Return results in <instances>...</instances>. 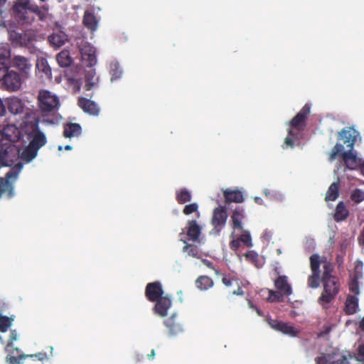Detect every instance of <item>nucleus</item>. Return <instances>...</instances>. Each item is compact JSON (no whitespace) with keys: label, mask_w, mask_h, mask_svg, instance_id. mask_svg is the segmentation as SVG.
<instances>
[{"label":"nucleus","mask_w":364,"mask_h":364,"mask_svg":"<svg viewBox=\"0 0 364 364\" xmlns=\"http://www.w3.org/2000/svg\"><path fill=\"white\" fill-rule=\"evenodd\" d=\"M164 324L168 330V333L171 337L177 336L184 332L183 323L178 319L176 314H173L170 317L164 321Z\"/></svg>","instance_id":"6e6552de"},{"label":"nucleus","mask_w":364,"mask_h":364,"mask_svg":"<svg viewBox=\"0 0 364 364\" xmlns=\"http://www.w3.org/2000/svg\"><path fill=\"white\" fill-rule=\"evenodd\" d=\"M353 356L350 353L341 356L339 359L330 362L326 357L321 356L315 359V364H349L348 360L352 359Z\"/></svg>","instance_id":"393cba45"},{"label":"nucleus","mask_w":364,"mask_h":364,"mask_svg":"<svg viewBox=\"0 0 364 364\" xmlns=\"http://www.w3.org/2000/svg\"><path fill=\"white\" fill-rule=\"evenodd\" d=\"M56 31L48 36L49 43L56 47H60L68 41V35L61 30L60 24H55Z\"/></svg>","instance_id":"ddd939ff"},{"label":"nucleus","mask_w":364,"mask_h":364,"mask_svg":"<svg viewBox=\"0 0 364 364\" xmlns=\"http://www.w3.org/2000/svg\"><path fill=\"white\" fill-rule=\"evenodd\" d=\"M198 205L196 203H193L185 205L183 213L186 215H188L193 213L198 212Z\"/></svg>","instance_id":"de8ad7c7"},{"label":"nucleus","mask_w":364,"mask_h":364,"mask_svg":"<svg viewBox=\"0 0 364 364\" xmlns=\"http://www.w3.org/2000/svg\"><path fill=\"white\" fill-rule=\"evenodd\" d=\"M38 151L36 147L28 144L23 151L21 158L25 161L30 162L36 156Z\"/></svg>","instance_id":"2f4dec72"},{"label":"nucleus","mask_w":364,"mask_h":364,"mask_svg":"<svg viewBox=\"0 0 364 364\" xmlns=\"http://www.w3.org/2000/svg\"><path fill=\"white\" fill-rule=\"evenodd\" d=\"M63 128V136L65 138L77 137L82 133V127L77 123L65 124Z\"/></svg>","instance_id":"412c9836"},{"label":"nucleus","mask_w":364,"mask_h":364,"mask_svg":"<svg viewBox=\"0 0 364 364\" xmlns=\"http://www.w3.org/2000/svg\"><path fill=\"white\" fill-rule=\"evenodd\" d=\"M110 75L112 81L119 79L121 77L122 70L117 63L111 65Z\"/></svg>","instance_id":"c03bdc74"},{"label":"nucleus","mask_w":364,"mask_h":364,"mask_svg":"<svg viewBox=\"0 0 364 364\" xmlns=\"http://www.w3.org/2000/svg\"><path fill=\"white\" fill-rule=\"evenodd\" d=\"M348 210L346 208L343 202H339L336 208L334 219L336 221H341L347 218L348 216Z\"/></svg>","instance_id":"7c9ffc66"},{"label":"nucleus","mask_w":364,"mask_h":364,"mask_svg":"<svg viewBox=\"0 0 364 364\" xmlns=\"http://www.w3.org/2000/svg\"><path fill=\"white\" fill-rule=\"evenodd\" d=\"M323 272L321 279L336 277L335 276H333L331 274L333 271V265L331 262L327 261L326 258L324 259V261L323 262Z\"/></svg>","instance_id":"4c0bfd02"},{"label":"nucleus","mask_w":364,"mask_h":364,"mask_svg":"<svg viewBox=\"0 0 364 364\" xmlns=\"http://www.w3.org/2000/svg\"><path fill=\"white\" fill-rule=\"evenodd\" d=\"M8 151L6 149L0 148V167L11 166L8 160Z\"/></svg>","instance_id":"37998d69"},{"label":"nucleus","mask_w":364,"mask_h":364,"mask_svg":"<svg viewBox=\"0 0 364 364\" xmlns=\"http://www.w3.org/2000/svg\"><path fill=\"white\" fill-rule=\"evenodd\" d=\"M228 219L227 208L225 206L220 205L213 210L211 223L214 230L220 232L225 225Z\"/></svg>","instance_id":"0eeeda50"},{"label":"nucleus","mask_w":364,"mask_h":364,"mask_svg":"<svg viewBox=\"0 0 364 364\" xmlns=\"http://www.w3.org/2000/svg\"><path fill=\"white\" fill-rule=\"evenodd\" d=\"M85 88L86 90H91L96 87L99 82V78L96 76L95 70L90 68L85 75Z\"/></svg>","instance_id":"5701e85b"},{"label":"nucleus","mask_w":364,"mask_h":364,"mask_svg":"<svg viewBox=\"0 0 364 364\" xmlns=\"http://www.w3.org/2000/svg\"><path fill=\"white\" fill-rule=\"evenodd\" d=\"M18 338V334L16 330H12L10 334V338L7 344L8 346H11L14 341Z\"/></svg>","instance_id":"13d9d810"},{"label":"nucleus","mask_w":364,"mask_h":364,"mask_svg":"<svg viewBox=\"0 0 364 364\" xmlns=\"http://www.w3.org/2000/svg\"><path fill=\"white\" fill-rule=\"evenodd\" d=\"M326 257L320 258L319 255L314 254L310 257V267L311 272L320 273V266Z\"/></svg>","instance_id":"f704fd0d"},{"label":"nucleus","mask_w":364,"mask_h":364,"mask_svg":"<svg viewBox=\"0 0 364 364\" xmlns=\"http://www.w3.org/2000/svg\"><path fill=\"white\" fill-rule=\"evenodd\" d=\"M9 39L13 44L29 46V45L36 39V33L33 30L28 29L18 32L15 30H11L9 28Z\"/></svg>","instance_id":"7ed1b4c3"},{"label":"nucleus","mask_w":364,"mask_h":364,"mask_svg":"<svg viewBox=\"0 0 364 364\" xmlns=\"http://www.w3.org/2000/svg\"><path fill=\"white\" fill-rule=\"evenodd\" d=\"M323 284V291L318 298V303L326 307V305L331 303L338 294L340 284L337 277L321 279Z\"/></svg>","instance_id":"f257e3e1"},{"label":"nucleus","mask_w":364,"mask_h":364,"mask_svg":"<svg viewBox=\"0 0 364 364\" xmlns=\"http://www.w3.org/2000/svg\"><path fill=\"white\" fill-rule=\"evenodd\" d=\"M358 308V299L355 296L348 295L345 303V312L352 315L357 312Z\"/></svg>","instance_id":"a878e982"},{"label":"nucleus","mask_w":364,"mask_h":364,"mask_svg":"<svg viewBox=\"0 0 364 364\" xmlns=\"http://www.w3.org/2000/svg\"><path fill=\"white\" fill-rule=\"evenodd\" d=\"M245 218V210L242 207H237L231 215L232 228L234 230H243L242 220Z\"/></svg>","instance_id":"6ab92c4d"},{"label":"nucleus","mask_w":364,"mask_h":364,"mask_svg":"<svg viewBox=\"0 0 364 364\" xmlns=\"http://www.w3.org/2000/svg\"><path fill=\"white\" fill-rule=\"evenodd\" d=\"M356 359L364 363V342L358 346Z\"/></svg>","instance_id":"4d7b16f0"},{"label":"nucleus","mask_w":364,"mask_h":364,"mask_svg":"<svg viewBox=\"0 0 364 364\" xmlns=\"http://www.w3.org/2000/svg\"><path fill=\"white\" fill-rule=\"evenodd\" d=\"M3 82L8 90H16L21 87V80L18 73L11 70L9 71Z\"/></svg>","instance_id":"dca6fc26"},{"label":"nucleus","mask_w":364,"mask_h":364,"mask_svg":"<svg viewBox=\"0 0 364 364\" xmlns=\"http://www.w3.org/2000/svg\"><path fill=\"white\" fill-rule=\"evenodd\" d=\"M203 263L207 266L208 267L210 268V269H214V267H213V262L208 260V259H203Z\"/></svg>","instance_id":"338daca9"},{"label":"nucleus","mask_w":364,"mask_h":364,"mask_svg":"<svg viewBox=\"0 0 364 364\" xmlns=\"http://www.w3.org/2000/svg\"><path fill=\"white\" fill-rule=\"evenodd\" d=\"M155 305L153 307V311L160 317H165L168 314V311L171 308L172 302L168 295L164 296L154 301Z\"/></svg>","instance_id":"9b49d317"},{"label":"nucleus","mask_w":364,"mask_h":364,"mask_svg":"<svg viewBox=\"0 0 364 364\" xmlns=\"http://www.w3.org/2000/svg\"><path fill=\"white\" fill-rule=\"evenodd\" d=\"M284 296V295H283V294H282V292H279L278 290H277V291L269 290L268 300L272 302L282 301Z\"/></svg>","instance_id":"a18cd8bd"},{"label":"nucleus","mask_w":364,"mask_h":364,"mask_svg":"<svg viewBox=\"0 0 364 364\" xmlns=\"http://www.w3.org/2000/svg\"><path fill=\"white\" fill-rule=\"evenodd\" d=\"M237 281L233 277L230 275H224L222 279V282L226 287H230L232 284V282Z\"/></svg>","instance_id":"6e6d98bb"},{"label":"nucleus","mask_w":364,"mask_h":364,"mask_svg":"<svg viewBox=\"0 0 364 364\" xmlns=\"http://www.w3.org/2000/svg\"><path fill=\"white\" fill-rule=\"evenodd\" d=\"M36 68L38 72L43 73L47 78L50 79L52 77L51 68L46 58H41L38 59Z\"/></svg>","instance_id":"bb28decb"},{"label":"nucleus","mask_w":364,"mask_h":364,"mask_svg":"<svg viewBox=\"0 0 364 364\" xmlns=\"http://www.w3.org/2000/svg\"><path fill=\"white\" fill-rule=\"evenodd\" d=\"M28 0H16L10 9L11 15L17 21H26L28 12Z\"/></svg>","instance_id":"1a4fd4ad"},{"label":"nucleus","mask_w":364,"mask_h":364,"mask_svg":"<svg viewBox=\"0 0 364 364\" xmlns=\"http://www.w3.org/2000/svg\"><path fill=\"white\" fill-rule=\"evenodd\" d=\"M240 242L239 239L233 240L230 242V247L233 250H237L240 247Z\"/></svg>","instance_id":"680f3d73"},{"label":"nucleus","mask_w":364,"mask_h":364,"mask_svg":"<svg viewBox=\"0 0 364 364\" xmlns=\"http://www.w3.org/2000/svg\"><path fill=\"white\" fill-rule=\"evenodd\" d=\"M28 11H31L34 14H36L38 13V11H39L40 9L37 5L34 4V5H31L30 4V0H28Z\"/></svg>","instance_id":"e2e57ef3"},{"label":"nucleus","mask_w":364,"mask_h":364,"mask_svg":"<svg viewBox=\"0 0 364 364\" xmlns=\"http://www.w3.org/2000/svg\"><path fill=\"white\" fill-rule=\"evenodd\" d=\"M320 284V273L312 272L308 277V286L311 288H317Z\"/></svg>","instance_id":"58836bf2"},{"label":"nucleus","mask_w":364,"mask_h":364,"mask_svg":"<svg viewBox=\"0 0 364 364\" xmlns=\"http://www.w3.org/2000/svg\"><path fill=\"white\" fill-rule=\"evenodd\" d=\"M294 139L290 136H287L284 139V144L287 147L293 148L294 145Z\"/></svg>","instance_id":"bf43d9fd"},{"label":"nucleus","mask_w":364,"mask_h":364,"mask_svg":"<svg viewBox=\"0 0 364 364\" xmlns=\"http://www.w3.org/2000/svg\"><path fill=\"white\" fill-rule=\"evenodd\" d=\"M38 100L39 107L44 113L56 110L60 105L58 98L48 90L41 91Z\"/></svg>","instance_id":"f03ea898"},{"label":"nucleus","mask_w":364,"mask_h":364,"mask_svg":"<svg viewBox=\"0 0 364 364\" xmlns=\"http://www.w3.org/2000/svg\"><path fill=\"white\" fill-rule=\"evenodd\" d=\"M77 105L85 113L92 116L99 115L100 109L94 101L81 97L78 99Z\"/></svg>","instance_id":"f8f14e48"},{"label":"nucleus","mask_w":364,"mask_h":364,"mask_svg":"<svg viewBox=\"0 0 364 364\" xmlns=\"http://www.w3.org/2000/svg\"><path fill=\"white\" fill-rule=\"evenodd\" d=\"M343 146L341 144H336L334 147L333 148L331 154H330V159L333 160L336 159L337 154H340L341 155V153H343Z\"/></svg>","instance_id":"3c124183"},{"label":"nucleus","mask_w":364,"mask_h":364,"mask_svg":"<svg viewBox=\"0 0 364 364\" xmlns=\"http://www.w3.org/2000/svg\"><path fill=\"white\" fill-rule=\"evenodd\" d=\"M80 52L82 62L85 66L92 68L97 63L96 50L92 45L88 43H82Z\"/></svg>","instance_id":"39448f33"},{"label":"nucleus","mask_w":364,"mask_h":364,"mask_svg":"<svg viewBox=\"0 0 364 364\" xmlns=\"http://www.w3.org/2000/svg\"><path fill=\"white\" fill-rule=\"evenodd\" d=\"M12 62L13 66L21 72L22 77H27L31 68L28 58L21 55H16L14 57Z\"/></svg>","instance_id":"4468645a"},{"label":"nucleus","mask_w":364,"mask_h":364,"mask_svg":"<svg viewBox=\"0 0 364 364\" xmlns=\"http://www.w3.org/2000/svg\"><path fill=\"white\" fill-rule=\"evenodd\" d=\"M223 196L226 203H240L244 201L242 193L239 190H228L223 191Z\"/></svg>","instance_id":"4be33fe9"},{"label":"nucleus","mask_w":364,"mask_h":364,"mask_svg":"<svg viewBox=\"0 0 364 364\" xmlns=\"http://www.w3.org/2000/svg\"><path fill=\"white\" fill-rule=\"evenodd\" d=\"M28 357H36L38 358V360L43 361L44 360L47 359V355L46 353H38L35 355H28Z\"/></svg>","instance_id":"052dcab7"},{"label":"nucleus","mask_w":364,"mask_h":364,"mask_svg":"<svg viewBox=\"0 0 364 364\" xmlns=\"http://www.w3.org/2000/svg\"><path fill=\"white\" fill-rule=\"evenodd\" d=\"M28 356H29L28 355H21L18 356H9V357H7L6 358H7V361L10 364H20L22 360L26 359Z\"/></svg>","instance_id":"09e8293b"},{"label":"nucleus","mask_w":364,"mask_h":364,"mask_svg":"<svg viewBox=\"0 0 364 364\" xmlns=\"http://www.w3.org/2000/svg\"><path fill=\"white\" fill-rule=\"evenodd\" d=\"M268 325L274 330L279 331L284 334L288 335L291 337L296 336L299 333V331L295 328L293 326L289 325L277 319L267 318L266 319Z\"/></svg>","instance_id":"423d86ee"},{"label":"nucleus","mask_w":364,"mask_h":364,"mask_svg":"<svg viewBox=\"0 0 364 364\" xmlns=\"http://www.w3.org/2000/svg\"><path fill=\"white\" fill-rule=\"evenodd\" d=\"M82 23H97V20L93 13L86 11L83 16Z\"/></svg>","instance_id":"8fccbe9b"},{"label":"nucleus","mask_w":364,"mask_h":364,"mask_svg":"<svg viewBox=\"0 0 364 364\" xmlns=\"http://www.w3.org/2000/svg\"><path fill=\"white\" fill-rule=\"evenodd\" d=\"M6 114V107L3 104L2 100L0 99V116H4Z\"/></svg>","instance_id":"69168bd1"},{"label":"nucleus","mask_w":364,"mask_h":364,"mask_svg":"<svg viewBox=\"0 0 364 364\" xmlns=\"http://www.w3.org/2000/svg\"><path fill=\"white\" fill-rule=\"evenodd\" d=\"M4 134L9 141H15L18 138L19 131L16 127L8 125L4 129Z\"/></svg>","instance_id":"e433bc0d"},{"label":"nucleus","mask_w":364,"mask_h":364,"mask_svg":"<svg viewBox=\"0 0 364 364\" xmlns=\"http://www.w3.org/2000/svg\"><path fill=\"white\" fill-rule=\"evenodd\" d=\"M13 319L6 316L0 315V331L6 332L11 326Z\"/></svg>","instance_id":"ea45409f"},{"label":"nucleus","mask_w":364,"mask_h":364,"mask_svg":"<svg viewBox=\"0 0 364 364\" xmlns=\"http://www.w3.org/2000/svg\"><path fill=\"white\" fill-rule=\"evenodd\" d=\"M232 294H236V295L242 296L244 294V291L242 290V289L241 287H239L237 290L233 291Z\"/></svg>","instance_id":"774afa93"},{"label":"nucleus","mask_w":364,"mask_h":364,"mask_svg":"<svg viewBox=\"0 0 364 364\" xmlns=\"http://www.w3.org/2000/svg\"><path fill=\"white\" fill-rule=\"evenodd\" d=\"M245 257L256 266H258L257 262L259 260V255L255 252L249 251L245 254Z\"/></svg>","instance_id":"603ef678"},{"label":"nucleus","mask_w":364,"mask_h":364,"mask_svg":"<svg viewBox=\"0 0 364 364\" xmlns=\"http://www.w3.org/2000/svg\"><path fill=\"white\" fill-rule=\"evenodd\" d=\"M56 60L58 65L62 68H66L71 65L73 63V58L70 55V53L67 50H63L60 52L57 56Z\"/></svg>","instance_id":"cd10ccee"},{"label":"nucleus","mask_w":364,"mask_h":364,"mask_svg":"<svg viewBox=\"0 0 364 364\" xmlns=\"http://www.w3.org/2000/svg\"><path fill=\"white\" fill-rule=\"evenodd\" d=\"M196 286L198 289L205 291L213 286V281L208 276H200L196 280Z\"/></svg>","instance_id":"c756f323"},{"label":"nucleus","mask_w":364,"mask_h":364,"mask_svg":"<svg viewBox=\"0 0 364 364\" xmlns=\"http://www.w3.org/2000/svg\"><path fill=\"white\" fill-rule=\"evenodd\" d=\"M9 68L4 63H0V80H4L6 75L9 73Z\"/></svg>","instance_id":"5fc2aeb1"},{"label":"nucleus","mask_w":364,"mask_h":364,"mask_svg":"<svg viewBox=\"0 0 364 364\" xmlns=\"http://www.w3.org/2000/svg\"><path fill=\"white\" fill-rule=\"evenodd\" d=\"M294 128H290L289 130H288V136H290V137H292L294 138V139H298V133L297 132H295L294 131Z\"/></svg>","instance_id":"0e129e2a"},{"label":"nucleus","mask_w":364,"mask_h":364,"mask_svg":"<svg viewBox=\"0 0 364 364\" xmlns=\"http://www.w3.org/2000/svg\"><path fill=\"white\" fill-rule=\"evenodd\" d=\"M184 243L186 245L183 247V251L184 252H186L188 256L194 257V258H200L201 256V252L198 246L191 245V244H187L186 241H184Z\"/></svg>","instance_id":"c9c22d12"},{"label":"nucleus","mask_w":364,"mask_h":364,"mask_svg":"<svg viewBox=\"0 0 364 364\" xmlns=\"http://www.w3.org/2000/svg\"><path fill=\"white\" fill-rule=\"evenodd\" d=\"M242 234L238 238L239 240L242 242L245 246L250 247L252 246V238L250 234L247 230H242Z\"/></svg>","instance_id":"79ce46f5"},{"label":"nucleus","mask_w":364,"mask_h":364,"mask_svg":"<svg viewBox=\"0 0 364 364\" xmlns=\"http://www.w3.org/2000/svg\"><path fill=\"white\" fill-rule=\"evenodd\" d=\"M36 14L38 16L40 21H44L46 20V17L48 14V9L46 6H43Z\"/></svg>","instance_id":"864d4df0"},{"label":"nucleus","mask_w":364,"mask_h":364,"mask_svg":"<svg viewBox=\"0 0 364 364\" xmlns=\"http://www.w3.org/2000/svg\"><path fill=\"white\" fill-rule=\"evenodd\" d=\"M340 134L343 139V143L349 147V149H353L357 140V132L354 129H343Z\"/></svg>","instance_id":"aec40b11"},{"label":"nucleus","mask_w":364,"mask_h":364,"mask_svg":"<svg viewBox=\"0 0 364 364\" xmlns=\"http://www.w3.org/2000/svg\"><path fill=\"white\" fill-rule=\"evenodd\" d=\"M46 138L44 134L38 131L35 134L29 144L36 147L37 149H39L46 144Z\"/></svg>","instance_id":"473e14b6"},{"label":"nucleus","mask_w":364,"mask_h":364,"mask_svg":"<svg viewBox=\"0 0 364 364\" xmlns=\"http://www.w3.org/2000/svg\"><path fill=\"white\" fill-rule=\"evenodd\" d=\"M358 276L355 275L354 278L351 280L349 284V289L351 292L354 293L355 295L359 294V286H358Z\"/></svg>","instance_id":"49530a36"},{"label":"nucleus","mask_w":364,"mask_h":364,"mask_svg":"<svg viewBox=\"0 0 364 364\" xmlns=\"http://www.w3.org/2000/svg\"><path fill=\"white\" fill-rule=\"evenodd\" d=\"M311 105L306 103L289 122V126L297 131H303L306 125V119L310 114Z\"/></svg>","instance_id":"20e7f679"},{"label":"nucleus","mask_w":364,"mask_h":364,"mask_svg":"<svg viewBox=\"0 0 364 364\" xmlns=\"http://www.w3.org/2000/svg\"><path fill=\"white\" fill-rule=\"evenodd\" d=\"M176 199L179 204H184L191 200L192 196L188 189L182 188L176 191Z\"/></svg>","instance_id":"72a5a7b5"},{"label":"nucleus","mask_w":364,"mask_h":364,"mask_svg":"<svg viewBox=\"0 0 364 364\" xmlns=\"http://www.w3.org/2000/svg\"><path fill=\"white\" fill-rule=\"evenodd\" d=\"M145 296L151 302H154L164 296L161 283L159 281L148 283L145 288Z\"/></svg>","instance_id":"9d476101"},{"label":"nucleus","mask_w":364,"mask_h":364,"mask_svg":"<svg viewBox=\"0 0 364 364\" xmlns=\"http://www.w3.org/2000/svg\"><path fill=\"white\" fill-rule=\"evenodd\" d=\"M339 186L340 184L338 181L333 182L331 184L326 194V201H334L338 198L339 196Z\"/></svg>","instance_id":"c85d7f7f"},{"label":"nucleus","mask_w":364,"mask_h":364,"mask_svg":"<svg viewBox=\"0 0 364 364\" xmlns=\"http://www.w3.org/2000/svg\"><path fill=\"white\" fill-rule=\"evenodd\" d=\"M341 157L348 168L350 170L356 169L360 164V160L356 154L353 152V149L341 153Z\"/></svg>","instance_id":"a211bd4d"},{"label":"nucleus","mask_w":364,"mask_h":364,"mask_svg":"<svg viewBox=\"0 0 364 364\" xmlns=\"http://www.w3.org/2000/svg\"><path fill=\"white\" fill-rule=\"evenodd\" d=\"M274 287L283 295L289 296L292 294L291 284L289 283L288 277L284 275L279 276L274 281Z\"/></svg>","instance_id":"f3484780"},{"label":"nucleus","mask_w":364,"mask_h":364,"mask_svg":"<svg viewBox=\"0 0 364 364\" xmlns=\"http://www.w3.org/2000/svg\"><path fill=\"white\" fill-rule=\"evenodd\" d=\"M186 230L189 240L193 242H196L198 240L201 234V227L197 223L196 220H188Z\"/></svg>","instance_id":"2eb2a0df"},{"label":"nucleus","mask_w":364,"mask_h":364,"mask_svg":"<svg viewBox=\"0 0 364 364\" xmlns=\"http://www.w3.org/2000/svg\"><path fill=\"white\" fill-rule=\"evenodd\" d=\"M7 107L9 111L14 114L22 113L24 109L21 100L16 97L8 99Z\"/></svg>","instance_id":"b1692460"},{"label":"nucleus","mask_w":364,"mask_h":364,"mask_svg":"<svg viewBox=\"0 0 364 364\" xmlns=\"http://www.w3.org/2000/svg\"><path fill=\"white\" fill-rule=\"evenodd\" d=\"M350 199L355 203H359L364 200V191L360 188H355L350 195Z\"/></svg>","instance_id":"a19ab883"}]
</instances>
